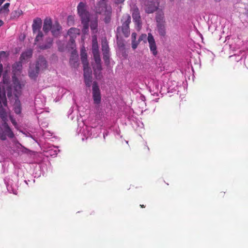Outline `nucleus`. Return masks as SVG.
Returning <instances> with one entry per match:
<instances>
[{"mask_svg": "<svg viewBox=\"0 0 248 248\" xmlns=\"http://www.w3.org/2000/svg\"><path fill=\"white\" fill-rule=\"evenodd\" d=\"M77 10L81 20L90 18V15L87 10V6L85 3L80 2L77 6Z\"/></svg>", "mask_w": 248, "mask_h": 248, "instance_id": "nucleus-8", "label": "nucleus"}, {"mask_svg": "<svg viewBox=\"0 0 248 248\" xmlns=\"http://www.w3.org/2000/svg\"><path fill=\"white\" fill-rule=\"evenodd\" d=\"M84 75L91 76L92 71L89 66V63L86 65H83Z\"/></svg>", "mask_w": 248, "mask_h": 248, "instance_id": "nucleus-31", "label": "nucleus"}, {"mask_svg": "<svg viewBox=\"0 0 248 248\" xmlns=\"http://www.w3.org/2000/svg\"><path fill=\"white\" fill-rule=\"evenodd\" d=\"M60 150L58 149L57 147H54L53 148H51L46 151L47 155L51 156H55Z\"/></svg>", "mask_w": 248, "mask_h": 248, "instance_id": "nucleus-27", "label": "nucleus"}, {"mask_svg": "<svg viewBox=\"0 0 248 248\" xmlns=\"http://www.w3.org/2000/svg\"><path fill=\"white\" fill-rule=\"evenodd\" d=\"M108 0H100L95 7L97 14L105 16L104 20L106 23L110 21L112 14L111 6L108 4Z\"/></svg>", "mask_w": 248, "mask_h": 248, "instance_id": "nucleus-2", "label": "nucleus"}, {"mask_svg": "<svg viewBox=\"0 0 248 248\" xmlns=\"http://www.w3.org/2000/svg\"><path fill=\"white\" fill-rule=\"evenodd\" d=\"M155 87H156V88L157 91H158V85H155ZM153 93H152L153 95H156V96H157V95H158L157 92H154V91H153Z\"/></svg>", "mask_w": 248, "mask_h": 248, "instance_id": "nucleus-47", "label": "nucleus"}, {"mask_svg": "<svg viewBox=\"0 0 248 248\" xmlns=\"http://www.w3.org/2000/svg\"><path fill=\"white\" fill-rule=\"evenodd\" d=\"M14 98H15V105L14 106V111L16 114H19L21 113V106H20V101L19 100V102L18 101H16V98L15 97V96H14Z\"/></svg>", "mask_w": 248, "mask_h": 248, "instance_id": "nucleus-28", "label": "nucleus"}, {"mask_svg": "<svg viewBox=\"0 0 248 248\" xmlns=\"http://www.w3.org/2000/svg\"><path fill=\"white\" fill-rule=\"evenodd\" d=\"M182 82L176 81L175 80L171 81V93L174 92H177V94L179 92V89L181 88Z\"/></svg>", "mask_w": 248, "mask_h": 248, "instance_id": "nucleus-21", "label": "nucleus"}, {"mask_svg": "<svg viewBox=\"0 0 248 248\" xmlns=\"http://www.w3.org/2000/svg\"><path fill=\"white\" fill-rule=\"evenodd\" d=\"M140 206H141V207H144V205H140Z\"/></svg>", "mask_w": 248, "mask_h": 248, "instance_id": "nucleus-58", "label": "nucleus"}, {"mask_svg": "<svg viewBox=\"0 0 248 248\" xmlns=\"http://www.w3.org/2000/svg\"><path fill=\"white\" fill-rule=\"evenodd\" d=\"M97 27V23H95L94 24H92L91 25V29L92 30H94V29H95Z\"/></svg>", "mask_w": 248, "mask_h": 248, "instance_id": "nucleus-46", "label": "nucleus"}, {"mask_svg": "<svg viewBox=\"0 0 248 248\" xmlns=\"http://www.w3.org/2000/svg\"><path fill=\"white\" fill-rule=\"evenodd\" d=\"M109 134V131L108 130H105L103 133V139L105 140L106 137H107Z\"/></svg>", "mask_w": 248, "mask_h": 248, "instance_id": "nucleus-42", "label": "nucleus"}, {"mask_svg": "<svg viewBox=\"0 0 248 248\" xmlns=\"http://www.w3.org/2000/svg\"><path fill=\"white\" fill-rule=\"evenodd\" d=\"M34 182H35V180L33 179V183H34Z\"/></svg>", "mask_w": 248, "mask_h": 248, "instance_id": "nucleus-59", "label": "nucleus"}, {"mask_svg": "<svg viewBox=\"0 0 248 248\" xmlns=\"http://www.w3.org/2000/svg\"><path fill=\"white\" fill-rule=\"evenodd\" d=\"M81 21V23L83 25V29H82L83 31L85 32L86 31V30H87V31L88 30L90 19H84V20H82Z\"/></svg>", "mask_w": 248, "mask_h": 248, "instance_id": "nucleus-30", "label": "nucleus"}, {"mask_svg": "<svg viewBox=\"0 0 248 248\" xmlns=\"http://www.w3.org/2000/svg\"><path fill=\"white\" fill-rule=\"evenodd\" d=\"M80 59L83 65H87V64L89 63L87 60V55L86 52L83 51L81 52Z\"/></svg>", "mask_w": 248, "mask_h": 248, "instance_id": "nucleus-29", "label": "nucleus"}, {"mask_svg": "<svg viewBox=\"0 0 248 248\" xmlns=\"http://www.w3.org/2000/svg\"><path fill=\"white\" fill-rule=\"evenodd\" d=\"M180 74H181V75H183V74H184V73H183V71H180Z\"/></svg>", "mask_w": 248, "mask_h": 248, "instance_id": "nucleus-56", "label": "nucleus"}, {"mask_svg": "<svg viewBox=\"0 0 248 248\" xmlns=\"http://www.w3.org/2000/svg\"><path fill=\"white\" fill-rule=\"evenodd\" d=\"M41 71L35 65H31L29 70V76L31 79H36Z\"/></svg>", "mask_w": 248, "mask_h": 248, "instance_id": "nucleus-15", "label": "nucleus"}, {"mask_svg": "<svg viewBox=\"0 0 248 248\" xmlns=\"http://www.w3.org/2000/svg\"><path fill=\"white\" fill-rule=\"evenodd\" d=\"M147 40V35L146 34H142L139 38V42L143 41L144 43H145Z\"/></svg>", "mask_w": 248, "mask_h": 248, "instance_id": "nucleus-37", "label": "nucleus"}, {"mask_svg": "<svg viewBox=\"0 0 248 248\" xmlns=\"http://www.w3.org/2000/svg\"><path fill=\"white\" fill-rule=\"evenodd\" d=\"M3 83L5 84L6 82V79L4 77H3Z\"/></svg>", "mask_w": 248, "mask_h": 248, "instance_id": "nucleus-54", "label": "nucleus"}, {"mask_svg": "<svg viewBox=\"0 0 248 248\" xmlns=\"http://www.w3.org/2000/svg\"><path fill=\"white\" fill-rule=\"evenodd\" d=\"M6 52L4 51H0V62L3 59L6 58Z\"/></svg>", "mask_w": 248, "mask_h": 248, "instance_id": "nucleus-39", "label": "nucleus"}, {"mask_svg": "<svg viewBox=\"0 0 248 248\" xmlns=\"http://www.w3.org/2000/svg\"><path fill=\"white\" fill-rule=\"evenodd\" d=\"M3 24V22L2 20H0V27L2 26Z\"/></svg>", "mask_w": 248, "mask_h": 248, "instance_id": "nucleus-50", "label": "nucleus"}, {"mask_svg": "<svg viewBox=\"0 0 248 248\" xmlns=\"http://www.w3.org/2000/svg\"><path fill=\"white\" fill-rule=\"evenodd\" d=\"M2 104L6 107L7 103L6 102L5 105L3 104V102L0 103V117L2 121V124L0 125V139L5 140H6L7 137L11 139L13 138L14 134L7 123L8 121L7 114L5 109L2 107Z\"/></svg>", "mask_w": 248, "mask_h": 248, "instance_id": "nucleus-1", "label": "nucleus"}, {"mask_svg": "<svg viewBox=\"0 0 248 248\" xmlns=\"http://www.w3.org/2000/svg\"><path fill=\"white\" fill-rule=\"evenodd\" d=\"M139 42V41H136V40L132 41V47L133 49H135L137 47Z\"/></svg>", "mask_w": 248, "mask_h": 248, "instance_id": "nucleus-40", "label": "nucleus"}, {"mask_svg": "<svg viewBox=\"0 0 248 248\" xmlns=\"http://www.w3.org/2000/svg\"><path fill=\"white\" fill-rule=\"evenodd\" d=\"M172 73V72H171V73ZM173 74H175V72H174V71H173Z\"/></svg>", "mask_w": 248, "mask_h": 248, "instance_id": "nucleus-60", "label": "nucleus"}, {"mask_svg": "<svg viewBox=\"0 0 248 248\" xmlns=\"http://www.w3.org/2000/svg\"><path fill=\"white\" fill-rule=\"evenodd\" d=\"M132 16H133V20H135V21L136 22L139 23V22H140V16L139 13H134L133 14Z\"/></svg>", "mask_w": 248, "mask_h": 248, "instance_id": "nucleus-35", "label": "nucleus"}, {"mask_svg": "<svg viewBox=\"0 0 248 248\" xmlns=\"http://www.w3.org/2000/svg\"><path fill=\"white\" fill-rule=\"evenodd\" d=\"M23 12L21 10L17 8L16 10H15L12 11L11 13V19H16L19 17L20 15L22 14Z\"/></svg>", "mask_w": 248, "mask_h": 248, "instance_id": "nucleus-23", "label": "nucleus"}, {"mask_svg": "<svg viewBox=\"0 0 248 248\" xmlns=\"http://www.w3.org/2000/svg\"><path fill=\"white\" fill-rule=\"evenodd\" d=\"M95 130V128L85 125L82 121L81 123L78 124L77 133L78 136L80 134L82 141L87 140L88 138L95 137V134H93Z\"/></svg>", "mask_w": 248, "mask_h": 248, "instance_id": "nucleus-3", "label": "nucleus"}, {"mask_svg": "<svg viewBox=\"0 0 248 248\" xmlns=\"http://www.w3.org/2000/svg\"><path fill=\"white\" fill-rule=\"evenodd\" d=\"M39 101H40V98L38 97H36L34 100V105L35 108H41L43 107L44 106V104L42 103L40 106H39Z\"/></svg>", "mask_w": 248, "mask_h": 248, "instance_id": "nucleus-36", "label": "nucleus"}, {"mask_svg": "<svg viewBox=\"0 0 248 248\" xmlns=\"http://www.w3.org/2000/svg\"><path fill=\"white\" fill-rule=\"evenodd\" d=\"M22 68V62L21 60L18 62H15L12 65L13 72L16 73L17 72H20Z\"/></svg>", "mask_w": 248, "mask_h": 248, "instance_id": "nucleus-22", "label": "nucleus"}, {"mask_svg": "<svg viewBox=\"0 0 248 248\" xmlns=\"http://www.w3.org/2000/svg\"><path fill=\"white\" fill-rule=\"evenodd\" d=\"M125 0H114V2L116 4L122 3Z\"/></svg>", "mask_w": 248, "mask_h": 248, "instance_id": "nucleus-45", "label": "nucleus"}, {"mask_svg": "<svg viewBox=\"0 0 248 248\" xmlns=\"http://www.w3.org/2000/svg\"><path fill=\"white\" fill-rule=\"evenodd\" d=\"M35 65L42 71L47 68V62L43 56L40 55L35 62Z\"/></svg>", "mask_w": 248, "mask_h": 248, "instance_id": "nucleus-10", "label": "nucleus"}, {"mask_svg": "<svg viewBox=\"0 0 248 248\" xmlns=\"http://www.w3.org/2000/svg\"><path fill=\"white\" fill-rule=\"evenodd\" d=\"M147 41L151 53L154 56H156L158 54L157 46L154 37L151 33L148 34Z\"/></svg>", "mask_w": 248, "mask_h": 248, "instance_id": "nucleus-9", "label": "nucleus"}, {"mask_svg": "<svg viewBox=\"0 0 248 248\" xmlns=\"http://www.w3.org/2000/svg\"><path fill=\"white\" fill-rule=\"evenodd\" d=\"M62 27L59 23L56 21L52 25V28L50 31H51L52 35L55 37H58L60 34Z\"/></svg>", "mask_w": 248, "mask_h": 248, "instance_id": "nucleus-14", "label": "nucleus"}, {"mask_svg": "<svg viewBox=\"0 0 248 248\" xmlns=\"http://www.w3.org/2000/svg\"><path fill=\"white\" fill-rule=\"evenodd\" d=\"M121 21L122 26H119L117 29V34H120L122 31L125 37H127L130 34L129 24L131 22V17L126 14L123 16Z\"/></svg>", "mask_w": 248, "mask_h": 248, "instance_id": "nucleus-5", "label": "nucleus"}, {"mask_svg": "<svg viewBox=\"0 0 248 248\" xmlns=\"http://www.w3.org/2000/svg\"><path fill=\"white\" fill-rule=\"evenodd\" d=\"M84 76V82L86 87L90 88L92 85L93 82V77L92 75L91 76Z\"/></svg>", "mask_w": 248, "mask_h": 248, "instance_id": "nucleus-24", "label": "nucleus"}, {"mask_svg": "<svg viewBox=\"0 0 248 248\" xmlns=\"http://www.w3.org/2000/svg\"><path fill=\"white\" fill-rule=\"evenodd\" d=\"M5 0H0V6L4 2Z\"/></svg>", "mask_w": 248, "mask_h": 248, "instance_id": "nucleus-52", "label": "nucleus"}, {"mask_svg": "<svg viewBox=\"0 0 248 248\" xmlns=\"http://www.w3.org/2000/svg\"><path fill=\"white\" fill-rule=\"evenodd\" d=\"M73 17L71 16H69L68 17V20L69 21L70 20H72L73 19Z\"/></svg>", "mask_w": 248, "mask_h": 248, "instance_id": "nucleus-49", "label": "nucleus"}, {"mask_svg": "<svg viewBox=\"0 0 248 248\" xmlns=\"http://www.w3.org/2000/svg\"><path fill=\"white\" fill-rule=\"evenodd\" d=\"M52 22L50 18L46 17L44 21L43 30L45 33L48 32L52 28Z\"/></svg>", "mask_w": 248, "mask_h": 248, "instance_id": "nucleus-17", "label": "nucleus"}, {"mask_svg": "<svg viewBox=\"0 0 248 248\" xmlns=\"http://www.w3.org/2000/svg\"><path fill=\"white\" fill-rule=\"evenodd\" d=\"M10 3L7 2L4 5L0 8V15L3 14L4 16L7 15L9 12V7Z\"/></svg>", "mask_w": 248, "mask_h": 248, "instance_id": "nucleus-25", "label": "nucleus"}, {"mask_svg": "<svg viewBox=\"0 0 248 248\" xmlns=\"http://www.w3.org/2000/svg\"><path fill=\"white\" fill-rule=\"evenodd\" d=\"M158 3L157 0H153V1H150L146 6L145 12L148 14L153 13L156 11L158 9Z\"/></svg>", "mask_w": 248, "mask_h": 248, "instance_id": "nucleus-13", "label": "nucleus"}, {"mask_svg": "<svg viewBox=\"0 0 248 248\" xmlns=\"http://www.w3.org/2000/svg\"><path fill=\"white\" fill-rule=\"evenodd\" d=\"M191 70H192V72H193V67L192 66L191 67Z\"/></svg>", "mask_w": 248, "mask_h": 248, "instance_id": "nucleus-57", "label": "nucleus"}, {"mask_svg": "<svg viewBox=\"0 0 248 248\" xmlns=\"http://www.w3.org/2000/svg\"><path fill=\"white\" fill-rule=\"evenodd\" d=\"M43 37V34L41 31L37 32V35L35 38V42H38L42 40Z\"/></svg>", "mask_w": 248, "mask_h": 248, "instance_id": "nucleus-34", "label": "nucleus"}, {"mask_svg": "<svg viewBox=\"0 0 248 248\" xmlns=\"http://www.w3.org/2000/svg\"><path fill=\"white\" fill-rule=\"evenodd\" d=\"M141 99H142L143 98H145V97H144V96L142 95V96H141Z\"/></svg>", "mask_w": 248, "mask_h": 248, "instance_id": "nucleus-55", "label": "nucleus"}, {"mask_svg": "<svg viewBox=\"0 0 248 248\" xmlns=\"http://www.w3.org/2000/svg\"><path fill=\"white\" fill-rule=\"evenodd\" d=\"M74 30H75V29H73V28H71V29L68 31V34H70L72 32V31H74Z\"/></svg>", "mask_w": 248, "mask_h": 248, "instance_id": "nucleus-48", "label": "nucleus"}, {"mask_svg": "<svg viewBox=\"0 0 248 248\" xmlns=\"http://www.w3.org/2000/svg\"><path fill=\"white\" fill-rule=\"evenodd\" d=\"M104 60L105 61H106L107 59V55L105 54H104Z\"/></svg>", "mask_w": 248, "mask_h": 248, "instance_id": "nucleus-51", "label": "nucleus"}, {"mask_svg": "<svg viewBox=\"0 0 248 248\" xmlns=\"http://www.w3.org/2000/svg\"><path fill=\"white\" fill-rule=\"evenodd\" d=\"M157 31L159 35L161 36V39L163 42H164L166 40V29L165 24L164 25H157Z\"/></svg>", "mask_w": 248, "mask_h": 248, "instance_id": "nucleus-19", "label": "nucleus"}, {"mask_svg": "<svg viewBox=\"0 0 248 248\" xmlns=\"http://www.w3.org/2000/svg\"><path fill=\"white\" fill-rule=\"evenodd\" d=\"M157 25H164V17L161 15H158L156 16Z\"/></svg>", "mask_w": 248, "mask_h": 248, "instance_id": "nucleus-32", "label": "nucleus"}, {"mask_svg": "<svg viewBox=\"0 0 248 248\" xmlns=\"http://www.w3.org/2000/svg\"><path fill=\"white\" fill-rule=\"evenodd\" d=\"M113 131L115 136L118 135L120 136V138H122V136L120 135L121 131L119 126H114L112 127Z\"/></svg>", "mask_w": 248, "mask_h": 248, "instance_id": "nucleus-33", "label": "nucleus"}, {"mask_svg": "<svg viewBox=\"0 0 248 248\" xmlns=\"http://www.w3.org/2000/svg\"><path fill=\"white\" fill-rule=\"evenodd\" d=\"M94 60L95 62V64L93 66L94 74L97 78L100 79L102 77L101 72L102 68L101 64V58H99L98 61L95 59H94Z\"/></svg>", "mask_w": 248, "mask_h": 248, "instance_id": "nucleus-11", "label": "nucleus"}, {"mask_svg": "<svg viewBox=\"0 0 248 248\" xmlns=\"http://www.w3.org/2000/svg\"><path fill=\"white\" fill-rule=\"evenodd\" d=\"M74 111V108L71 107L68 112V117L71 119L72 120H73L74 117L72 115V113Z\"/></svg>", "mask_w": 248, "mask_h": 248, "instance_id": "nucleus-38", "label": "nucleus"}, {"mask_svg": "<svg viewBox=\"0 0 248 248\" xmlns=\"http://www.w3.org/2000/svg\"><path fill=\"white\" fill-rule=\"evenodd\" d=\"M92 49L93 59H97V61H98L99 58H100V56L99 51L98 43L97 39L96 38H94L93 39Z\"/></svg>", "mask_w": 248, "mask_h": 248, "instance_id": "nucleus-12", "label": "nucleus"}, {"mask_svg": "<svg viewBox=\"0 0 248 248\" xmlns=\"http://www.w3.org/2000/svg\"><path fill=\"white\" fill-rule=\"evenodd\" d=\"M53 40L52 38L48 37L45 42L44 43H43L42 45H40L38 46L39 48H40L41 50H46L48 48H50L52 45H53Z\"/></svg>", "mask_w": 248, "mask_h": 248, "instance_id": "nucleus-18", "label": "nucleus"}, {"mask_svg": "<svg viewBox=\"0 0 248 248\" xmlns=\"http://www.w3.org/2000/svg\"><path fill=\"white\" fill-rule=\"evenodd\" d=\"M117 36V46L119 47V49L123 51L125 49V44H124V40L122 38H118V34H116Z\"/></svg>", "mask_w": 248, "mask_h": 248, "instance_id": "nucleus-26", "label": "nucleus"}, {"mask_svg": "<svg viewBox=\"0 0 248 248\" xmlns=\"http://www.w3.org/2000/svg\"><path fill=\"white\" fill-rule=\"evenodd\" d=\"M52 134L49 131H46L44 132L43 136L45 138H48L49 136H51Z\"/></svg>", "mask_w": 248, "mask_h": 248, "instance_id": "nucleus-41", "label": "nucleus"}, {"mask_svg": "<svg viewBox=\"0 0 248 248\" xmlns=\"http://www.w3.org/2000/svg\"><path fill=\"white\" fill-rule=\"evenodd\" d=\"M92 95L94 104L99 105L101 103V92L96 81H93L92 85Z\"/></svg>", "mask_w": 248, "mask_h": 248, "instance_id": "nucleus-7", "label": "nucleus"}, {"mask_svg": "<svg viewBox=\"0 0 248 248\" xmlns=\"http://www.w3.org/2000/svg\"><path fill=\"white\" fill-rule=\"evenodd\" d=\"M4 183L6 186L7 190L9 193L16 195L18 189L17 179L15 177L14 179L10 177H7L4 179Z\"/></svg>", "mask_w": 248, "mask_h": 248, "instance_id": "nucleus-6", "label": "nucleus"}, {"mask_svg": "<svg viewBox=\"0 0 248 248\" xmlns=\"http://www.w3.org/2000/svg\"><path fill=\"white\" fill-rule=\"evenodd\" d=\"M102 50L103 51H105V52H107V51L108 50V45H106V46L105 45H103L102 46Z\"/></svg>", "mask_w": 248, "mask_h": 248, "instance_id": "nucleus-43", "label": "nucleus"}, {"mask_svg": "<svg viewBox=\"0 0 248 248\" xmlns=\"http://www.w3.org/2000/svg\"><path fill=\"white\" fill-rule=\"evenodd\" d=\"M42 25V20L40 18H36L33 21L32 25V31L33 33L40 31Z\"/></svg>", "mask_w": 248, "mask_h": 248, "instance_id": "nucleus-16", "label": "nucleus"}, {"mask_svg": "<svg viewBox=\"0 0 248 248\" xmlns=\"http://www.w3.org/2000/svg\"><path fill=\"white\" fill-rule=\"evenodd\" d=\"M32 51L31 49H28L22 53L20 56L21 61H25L32 57Z\"/></svg>", "mask_w": 248, "mask_h": 248, "instance_id": "nucleus-20", "label": "nucleus"}, {"mask_svg": "<svg viewBox=\"0 0 248 248\" xmlns=\"http://www.w3.org/2000/svg\"><path fill=\"white\" fill-rule=\"evenodd\" d=\"M30 181L29 180H24V182L25 183L27 184V185H28V182H30Z\"/></svg>", "mask_w": 248, "mask_h": 248, "instance_id": "nucleus-53", "label": "nucleus"}, {"mask_svg": "<svg viewBox=\"0 0 248 248\" xmlns=\"http://www.w3.org/2000/svg\"><path fill=\"white\" fill-rule=\"evenodd\" d=\"M13 86H9L7 88V94L8 98L11 100L13 97V93L15 96L16 101L19 102L18 94L20 92L21 86L18 78L15 76L12 77Z\"/></svg>", "mask_w": 248, "mask_h": 248, "instance_id": "nucleus-4", "label": "nucleus"}, {"mask_svg": "<svg viewBox=\"0 0 248 248\" xmlns=\"http://www.w3.org/2000/svg\"><path fill=\"white\" fill-rule=\"evenodd\" d=\"M136 36H137V34L135 32H133L132 33V35H131L132 41H135V40H136Z\"/></svg>", "mask_w": 248, "mask_h": 248, "instance_id": "nucleus-44", "label": "nucleus"}]
</instances>
